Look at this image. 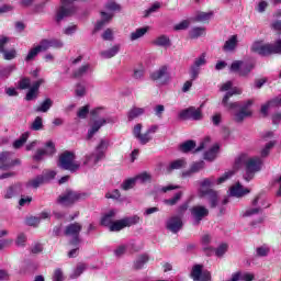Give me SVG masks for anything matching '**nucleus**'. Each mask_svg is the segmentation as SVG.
<instances>
[{
    "label": "nucleus",
    "instance_id": "obj_1",
    "mask_svg": "<svg viewBox=\"0 0 281 281\" xmlns=\"http://www.w3.org/2000/svg\"><path fill=\"white\" fill-rule=\"evenodd\" d=\"M246 166V173L244 175L245 181H251L256 177V172L262 170V159L260 157H248L246 154L240 155L235 160L236 168H240V165Z\"/></svg>",
    "mask_w": 281,
    "mask_h": 281
},
{
    "label": "nucleus",
    "instance_id": "obj_2",
    "mask_svg": "<svg viewBox=\"0 0 281 281\" xmlns=\"http://www.w3.org/2000/svg\"><path fill=\"white\" fill-rule=\"evenodd\" d=\"M250 52L262 57L273 56V54H281V38H278L274 43H265V40H257L252 42Z\"/></svg>",
    "mask_w": 281,
    "mask_h": 281
},
{
    "label": "nucleus",
    "instance_id": "obj_3",
    "mask_svg": "<svg viewBox=\"0 0 281 281\" xmlns=\"http://www.w3.org/2000/svg\"><path fill=\"white\" fill-rule=\"evenodd\" d=\"M108 149L109 140L101 139L95 146L94 151L83 157L82 166H86V168H95V166H98V164H100V161L106 157Z\"/></svg>",
    "mask_w": 281,
    "mask_h": 281
},
{
    "label": "nucleus",
    "instance_id": "obj_4",
    "mask_svg": "<svg viewBox=\"0 0 281 281\" xmlns=\"http://www.w3.org/2000/svg\"><path fill=\"white\" fill-rule=\"evenodd\" d=\"M243 93V89L238 87H234L231 91L226 92L224 98L222 99V104L225 106V109H228L229 111H234L236 109H239L240 111H249V106L254 104V100L245 101L244 103L239 102H231L229 98L233 95H240Z\"/></svg>",
    "mask_w": 281,
    "mask_h": 281
},
{
    "label": "nucleus",
    "instance_id": "obj_5",
    "mask_svg": "<svg viewBox=\"0 0 281 281\" xmlns=\"http://www.w3.org/2000/svg\"><path fill=\"white\" fill-rule=\"evenodd\" d=\"M57 166L61 168V170H69V172L80 170V162H76V154H74V151H64L59 156Z\"/></svg>",
    "mask_w": 281,
    "mask_h": 281
},
{
    "label": "nucleus",
    "instance_id": "obj_6",
    "mask_svg": "<svg viewBox=\"0 0 281 281\" xmlns=\"http://www.w3.org/2000/svg\"><path fill=\"white\" fill-rule=\"evenodd\" d=\"M149 78L153 82H157V85H160L161 87L169 85L172 80V77L170 76V67L168 65L160 66L149 75Z\"/></svg>",
    "mask_w": 281,
    "mask_h": 281
},
{
    "label": "nucleus",
    "instance_id": "obj_7",
    "mask_svg": "<svg viewBox=\"0 0 281 281\" xmlns=\"http://www.w3.org/2000/svg\"><path fill=\"white\" fill-rule=\"evenodd\" d=\"M82 232V224L75 222L71 224H68L64 231L65 236L72 237L69 240V245H72V247H78L80 245V233Z\"/></svg>",
    "mask_w": 281,
    "mask_h": 281
},
{
    "label": "nucleus",
    "instance_id": "obj_8",
    "mask_svg": "<svg viewBox=\"0 0 281 281\" xmlns=\"http://www.w3.org/2000/svg\"><path fill=\"white\" fill-rule=\"evenodd\" d=\"M252 63H245L243 60H235L231 65V71L233 74H238V76H241V78H247L249 74H251V70L254 69Z\"/></svg>",
    "mask_w": 281,
    "mask_h": 281
},
{
    "label": "nucleus",
    "instance_id": "obj_9",
    "mask_svg": "<svg viewBox=\"0 0 281 281\" xmlns=\"http://www.w3.org/2000/svg\"><path fill=\"white\" fill-rule=\"evenodd\" d=\"M139 223V216L134 215L130 217H124L122 220H117L112 225H110V232H122L125 227H132V225H137Z\"/></svg>",
    "mask_w": 281,
    "mask_h": 281
},
{
    "label": "nucleus",
    "instance_id": "obj_10",
    "mask_svg": "<svg viewBox=\"0 0 281 281\" xmlns=\"http://www.w3.org/2000/svg\"><path fill=\"white\" fill-rule=\"evenodd\" d=\"M80 199H82V194L72 190H67L57 198V203L64 207H69V205H74V203L80 201Z\"/></svg>",
    "mask_w": 281,
    "mask_h": 281
},
{
    "label": "nucleus",
    "instance_id": "obj_11",
    "mask_svg": "<svg viewBox=\"0 0 281 281\" xmlns=\"http://www.w3.org/2000/svg\"><path fill=\"white\" fill-rule=\"evenodd\" d=\"M56 155V145L54 142L48 140L45 144V148H40L35 151V155L33 156L34 161H43L45 157H54Z\"/></svg>",
    "mask_w": 281,
    "mask_h": 281
},
{
    "label": "nucleus",
    "instance_id": "obj_12",
    "mask_svg": "<svg viewBox=\"0 0 281 281\" xmlns=\"http://www.w3.org/2000/svg\"><path fill=\"white\" fill-rule=\"evenodd\" d=\"M191 216L193 218V225H201L203 218L210 216V210L203 205H194L190 209Z\"/></svg>",
    "mask_w": 281,
    "mask_h": 281
},
{
    "label": "nucleus",
    "instance_id": "obj_13",
    "mask_svg": "<svg viewBox=\"0 0 281 281\" xmlns=\"http://www.w3.org/2000/svg\"><path fill=\"white\" fill-rule=\"evenodd\" d=\"M106 124H115V119L108 117L94 120L88 130L87 139H93V135H95V133H98L100 128Z\"/></svg>",
    "mask_w": 281,
    "mask_h": 281
},
{
    "label": "nucleus",
    "instance_id": "obj_14",
    "mask_svg": "<svg viewBox=\"0 0 281 281\" xmlns=\"http://www.w3.org/2000/svg\"><path fill=\"white\" fill-rule=\"evenodd\" d=\"M21 160L12 159V153L2 151L0 154V170H10V168H14V166H20Z\"/></svg>",
    "mask_w": 281,
    "mask_h": 281
},
{
    "label": "nucleus",
    "instance_id": "obj_15",
    "mask_svg": "<svg viewBox=\"0 0 281 281\" xmlns=\"http://www.w3.org/2000/svg\"><path fill=\"white\" fill-rule=\"evenodd\" d=\"M166 228L172 234H179L183 229V220L179 215H173L167 221Z\"/></svg>",
    "mask_w": 281,
    "mask_h": 281
},
{
    "label": "nucleus",
    "instance_id": "obj_16",
    "mask_svg": "<svg viewBox=\"0 0 281 281\" xmlns=\"http://www.w3.org/2000/svg\"><path fill=\"white\" fill-rule=\"evenodd\" d=\"M179 119L180 120H194V121H199V120H203V113H201V110L191 106L189 109L182 110L179 113Z\"/></svg>",
    "mask_w": 281,
    "mask_h": 281
},
{
    "label": "nucleus",
    "instance_id": "obj_17",
    "mask_svg": "<svg viewBox=\"0 0 281 281\" xmlns=\"http://www.w3.org/2000/svg\"><path fill=\"white\" fill-rule=\"evenodd\" d=\"M200 196L206 199L210 203V207L214 209L218 205V192L214 191V189H201Z\"/></svg>",
    "mask_w": 281,
    "mask_h": 281
},
{
    "label": "nucleus",
    "instance_id": "obj_18",
    "mask_svg": "<svg viewBox=\"0 0 281 281\" xmlns=\"http://www.w3.org/2000/svg\"><path fill=\"white\" fill-rule=\"evenodd\" d=\"M234 175V171L225 172L222 177H220L217 180L214 178H206L201 182L202 190H205V188H212L215 183L217 186H221V183H225L229 177Z\"/></svg>",
    "mask_w": 281,
    "mask_h": 281
},
{
    "label": "nucleus",
    "instance_id": "obj_19",
    "mask_svg": "<svg viewBox=\"0 0 281 281\" xmlns=\"http://www.w3.org/2000/svg\"><path fill=\"white\" fill-rule=\"evenodd\" d=\"M259 201H260V195H257L251 202L252 207L246 210L243 216L247 217V216H256V214H260V212H262V209L260 206H256L258 205Z\"/></svg>",
    "mask_w": 281,
    "mask_h": 281
},
{
    "label": "nucleus",
    "instance_id": "obj_20",
    "mask_svg": "<svg viewBox=\"0 0 281 281\" xmlns=\"http://www.w3.org/2000/svg\"><path fill=\"white\" fill-rule=\"evenodd\" d=\"M117 214L116 210H110L108 213H105L103 215V217L101 218V225H103L104 227H109V229L111 228V226L113 225V221L115 220V215Z\"/></svg>",
    "mask_w": 281,
    "mask_h": 281
},
{
    "label": "nucleus",
    "instance_id": "obj_21",
    "mask_svg": "<svg viewBox=\"0 0 281 281\" xmlns=\"http://www.w3.org/2000/svg\"><path fill=\"white\" fill-rule=\"evenodd\" d=\"M52 106H54V101L50 98H46L34 109V111L35 113H47Z\"/></svg>",
    "mask_w": 281,
    "mask_h": 281
},
{
    "label": "nucleus",
    "instance_id": "obj_22",
    "mask_svg": "<svg viewBox=\"0 0 281 281\" xmlns=\"http://www.w3.org/2000/svg\"><path fill=\"white\" fill-rule=\"evenodd\" d=\"M205 168V161L200 160L195 161L191 165L190 169L186 172H183V177H190L191 175H194L196 172H201Z\"/></svg>",
    "mask_w": 281,
    "mask_h": 281
},
{
    "label": "nucleus",
    "instance_id": "obj_23",
    "mask_svg": "<svg viewBox=\"0 0 281 281\" xmlns=\"http://www.w3.org/2000/svg\"><path fill=\"white\" fill-rule=\"evenodd\" d=\"M21 194V184H12L4 191V199H14Z\"/></svg>",
    "mask_w": 281,
    "mask_h": 281
},
{
    "label": "nucleus",
    "instance_id": "obj_24",
    "mask_svg": "<svg viewBox=\"0 0 281 281\" xmlns=\"http://www.w3.org/2000/svg\"><path fill=\"white\" fill-rule=\"evenodd\" d=\"M144 113H146V109L133 106L127 112V120L128 122H133V120H137V117H140V115H144Z\"/></svg>",
    "mask_w": 281,
    "mask_h": 281
},
{
    "label": "nucleus",
    "instance_id": "obj_25",
    "mask_svg": "<svg viewBox=\"0 0 281 281\" xmlns=\"http://www.w3.org/2000/svg\"><path fill=\"white\" fill-rule=\"evenodd\" d=\"M121 47L122 46L120 44H116V45L112 46L110 49L102 50L100 53V56L105 59L114 58V56H117V54H120Z\"/></svg>",
    "mask_w": 281,
    "mask_h": 281
},
{
    "label": "nucleus",
    "instance_id": "obj_26",
    "mask_svg": "<svg viewBox=\"0 0 281 281\" xmlns=\"http://www.w3.org/2000/svg\"><path fill=\"white\" fill-rule=\"evenodd\" d=\"M187 165H188V162H186V159H183V158L173 160L167 167V172L170 173L173 170H181V168H186Z\"/></svg>",
    "mask_w": 281,
    "mask_h": 281
},
{
    "label": "nucleus",
    "instance_id": "obj_27",
    "mask_svg": "<svg viewBox=\"0 0 281 281\" xmlns=\"http://www.w3.org/2000/svg\"><path fill=\"white\" fill-rule=\"evenodd\" d=\"M153 45H156L157 47H170L172 43L170 42V37H168V35H160L153 41Z\"/></svg>",
    "mask_w": 281,
    "mask_h": 281
},
{
    "label": "nucleus",
    "instance_id": "obj_28",
    "mask_svg": "<svg viewBox=\"0 0 281 281\" xmlns=\"http://www.w3.org/2000/svg\"><path fill=\"white\" fill-rule=\"evenodd\" d=\"M245 194H249V189H245L240 183H237L235 187L231 188V196H245Z\"/></svg>",
    "mask_w": 281,
    "mask_h": 281
},
{
    "label": "nucleus",
    "instance_id": "obj_29",
    "mask_svg": "<svg viewBox=\"0 0 281 281\" xmlns=\"http://www.w3.org/2000/svg\"><path fill=\"white\" fill-rule=\"evenodd\" d=\"M236 45H238V36L233 35L225 42L223 49L224 52H234L236 49Z\"/></svg>",
    "mask_w": 281,
    "mask_h": 281
},
{
    "label": "nucleus",
    "instance_id": "obj_30",
    "mask_svg": "<svg viewBox=\"0 0 281 281\" xmlns=\"http://www.w3.org/2000/svg\"><path fill=\"white\" fill-rule=\"evenodd\" d=\"M218 144L213 145L206 153H204V159L205 161H214L216 159V156L218 155L220 150Z\"/></svg>",
    "mask_w": 281,
    "mask_h": 281
},
{
    "label": "nucleus",
    "instance_id": "obj_31",
    "mask_svg": "<svg viewBox=\"0 0 281 281\" xmlns=\"http://www.w3.org/2000/svg\"><path fill=\"white\" fill-rule=\"evenodd\" d=\"M111 19H113V14L106 13V12H101V20L97 23L94 30L97 32L102 30V27H104V25H106V23H109V21H111Z\"/></svg>",
    "mask_w": 281,
    "mask_h": 281
},
{
    "label": "nucleus",
    "instance_id": "obj_32",
    "mask_svg": "<svg viewBox=\"0 0 281 281\" xmlns=\"http://www.w3.org/2000/svg\"><path fill=\"white\" fill-rule=\"evenodd\" d=\"M45 178L42 175L36 176L34 179L29 180L26 186L27 188H33L34 190L41 188V186L45 184Z\"/></svg>",
    "mask_w": 281,
    "mask_h": 281
},
{
    "label": "nucleus",
    "instance_id": "obj_33",
    "mask_svg": "<svg viewBox=\"0 0 281 281\" xmlns=\"http://www.w3.org/2000/svg\"><path fill=\"white\" fill-rule=\"evenodd\" d=\"M91 71V65L86 64L83 66H80L78 69H76L72 74L74 78H82L87 76Z\"/></svg>",
    "mask_w": 281,
    "mask_h": 281
},
{
    "label": "nucleus",
    "instance_id": "obj_34",
    "mask_svg": "<svg viewBox=\"0 0 281 281\" xmlns=\"http://www.w3.org/2000/svg\"><path fill=\"white\" fill-rule=\"evenodd\" d=\"M148 260H150V258L148 257V255L144 254V255H139L136 260L134 261V269L139 270V269H144V265H146V262H148Z\"/></svg>",
    "mask_w": 281,
    "mask_h": 281
},
{
    "label": "nucleus",
    "instance_id": "obj_35",
    "mask_svg": "<svg viewBox=\"0 0 281 281\" xmlns=\"http://www.w3.org/2000/svg\"><path fill=\"white\" fill-rule=\"evenodd\" d=\"M270 106H281V97H280V98L272 99V100L269 101L268 103L263 104V105L261 106V113H262L263 115H267V113H268Z\"/></svg>",
    "mask_w": 281,
    "mask_h": 281
},
{
    "label": "nucleus",
    "instance_id": "obj_36",
    "mask_svg": "<svg viewBox=\"0 0 281 281\" xmlns=\"http://www.w3.org/2000/svg\"><path fill=\"white\" fill-rule=\"evenodd\" d=\"M190 38H199L201 36H205V27L203 26H195L190 30L189 32Z\"/></svg>",
    "mask_w": 281,
    "mask_h": 281
},
{
    "label": "nucleus",
    "instance_id": "obj_37",
    "mask_svg": "<svg viewBox=\"0 0 281 281\" xmlns=\"http://www.w3.org/2000/svg\"><path fill=\"white\" fill-rule=\"evenodd\" d=\"M148 26L135 30L130 35L131 41H137L138 38H142L148 32Z\"/></svg>",
    "mask_w": 281,
    "mask_h": 281
},
{
    "label": "nucleus",
    "instance_id": "obj_38",
    "mask_svg": "<svg viewBox=\"0 0 281 281\" xmlns=\"http://www.w3.org/2000/svg\"><path fill=\"white\" fill-rule=\"evenodd\" d=\"M202 273H203V266H201V265H195V266L192 268V271H191V278H192V280H193V281H200Z\"/></svg>",
    "mask_w": 281,
    "mask_h": 281
},
{
    "label": "nucleus",
    "instance_id": "obj_39",
    "mask_svg": "<svg viewBox=\"0 0 281 281\" xmlns=\"http://www.w3.org/2000/svg\"><path fill=\"white\" fill-rule=\"evenodd\" d=\"M29 138H30V133L25 132L20 136V138L13 142V148L15 149L22 148Z\"/></svg>",
    "mask_w": 281,
    "mask_h": 281
},
{
    "label": "nucleus",
    "instance_id": "obj_40",
    "mask_svg": "<svg viewBox=\"0 0 281 281\" xmlns=\"http://www.w3.org/2000/svg\"><path fill=\"white\" fill-rule=\"evenodd\" d=\"M85 271H87V265H85V263L77 265L76 269L70 274L71 280H76V278H80V276H82V273H85Z\"/></svg>",
    "mask_w": 281,
    "mask_h": 281
},
{
    "label": "nucleus",
    "instance_id": "obj_41",
    "mask_svg": "<svg viewBox=\"0 0 281 281\" xmlns=\"http://www.w3.org/2000/svg\"><path fill=\"white\" fill-rule=\"evenodd\" d=\"M196 148V142L194 140H187L180 145L181 153H190Z\"/></svg>",
    "mask_w": 281,
    "mask_h": 281
},
{
    "label": "nucleus",
    "instance_id": "obj_42",
    "mask_svg": "<svg viewBox=\"0 0 281 281\" xmlns=\"http://www.w3.org/2000/svg\"><path fill=\"white\" fill-rule=\"evenodd\" d=\"M16 70L15 65H9L7 67L0 66V78H8L12 71Z\"/></svg>",
    "mask_w": 281,
    "mask_h": 281
},
{
    "label": "nucleus",
    "instance_id": "obj_43",
    "mask_svg": "<svg viewBox=\"0 0 281 281\" xmlns=\"http://www.w3.org/2000/svg\"><path fill=\"white\" fill-rule=\"evenodd\" d=\"M75 94L77 98H85V95H87V86L82 82H78L76 85Z\"/></svg>",
    "mask_w": 281,
    "mask_h": 281
},
{
    "label": "nucleus",
    "instance_id": "obj_44",
    "mask_svg": "<svg viewBox=\"0 0 281 281\" xmlns=\"http://www.w3.org/2000/svg\"><path fill=\"white\" fill-rule=\"evenodd\" d=\"M251 115V111L239 110L235 113V122L240 123L245 120V117H249Z\"/></svg>",
    "mask_w": 281,
    "mask_h": 281
},
{
    "label": "nucleus",
    "instance_id": "obj_45",
    "mask_svg": "<svg viewBox=\"0 0 281 281\" xmlns=\"http://www.w3.org/2000/svg\"><path fill=\"white\" fill-rule=\"evenodd\" d=\"M183 196V192L179 191L175 194L173 198L165 200L166 205H177L179 201H181V198Z\"/></svg>",
    "mask_w": 281,
    "mask_h": 281
},
{
    "label": "nucleus",
    "instance_id": "obj_46",
    "mask_svg": "<svg viewBox=\"0 0 281 281\" xmlns=\"http://www.w3.org/2000/svg\"><path fill=\"white\" fill-rule=\"evenodd\" d=\"M38 54H41V52L38 50V48L36 46L31 48L24 58L25 63H30V61L34 60V58H36L38 56Z\"/></svg>",
    "mask_w": 281,
    "mask_h": 281
},
{
    "label": "nucleus",
    "instance_id": "obj_47",
    "mask_svg": "<svg viewBox=\"0 0 281 281\" xmlns=\"http://www.w3.org/2000/svg\"><path fill=\"white\" fill-rule=\"evenodd\" d=\"M210 19H212V12H200L195 15L194 21H196L198 23H203L205 21H210Z\"/></svg>",
    "mask_w": 281,
    "mask_h": 281
},
{
    "label": "nucleus",
    "instance_id": "obj_48",
    "mask_svg": "<svg viewBox=\"0 0 281 281\" xmlns=\"http://www.w3.org/2000/svg\"><path fill=\"white\" fill-rule=\"evenodd\" d=\"M43 128V117L36 116L31 124V131H42Z\"/></svg>",
    "mask_w": 281,
    "mask_h": 281
},
{
    "label": "nucleus",
    "instance_id": "obj_49",
    "mask_svg": "<svg viewBox=\"0 0 281 281\" xmlns=\"http://www.w3.org/2000/svg\"><path fill=\"white\" fill-rule=\"evenodd\" d=\"M271 249L267 246L257 247L256 254L259 258H267Z\"/></svg>",
    "mask_w": 281,
    "mask_h": 281
},
{
    "label": "nucleus",
    "instance_id": "obj_50",
    "mask_svg": "<svg viewBox=\"0 0 281 281\" xmlns=\"http://www.w3.org/2000/svg\"><path fill=\"white\" fill-rule=\"evenodd\" d=\"M31 85H32V80H30V78L27 77H22L18 82L19 89H22V90L30 89Z\"/></svg>",
    "mask_w": 281,
    "mask_h": 281
},
{
    "label": "nucleus",
    "instance_id": "obj_51",
    "mask_svg": "<svg viewBox=\"0 0 281 281\" xmlns=\"http://www.w3.org/2000/svg\"><path fill=\"white\" fill-rule=\"evenodd\" d=\"M42 177H43L45 183H49V181H52V179L56 178V171H54V170L43 171Z\"/></svg>",
    "mask_w": 281,
    "mask_h": 281
},
{
    "label": "nucleus",
    "instance_id": "obj_52",
    "mask_svg": "<svg viewBox=\"0 0 281 281\" xmlns=\"http://www.w3.org/2000/svg\"><path fill=\"white\" fill-rule=\"evenodd\" d=\"M135 183H137L135 178H130L121 184V188L122 190H131L135 187Z\"/></svg>",
    "mask_w": 281,
    "mask_h": 281
},
{
    "label": "nucleus",
    "instance_id": "obj_53",
    "mask_svg": "<svg viewBox=\"0 0 281 281\" xmlns=\"http://www.w3.org/2000/svg\"><path fill=\"white\" fill-rule=\"evenodd\" d=\"M273 146H276V142L271 140L269 142L265 148L261 149V157H269V154L271 153V148H273Z\"/></svg>",
    "mask_w": 281,
    "mask_h": 281
},
{
    "label": "nucleus",
    "instance_id": "obj_54",
    "mask_svg": "<svg viewBox=\"0 0 281 281\" xmlns=\"http://www.w3.org/2000/svg\"><path fill=\"white\" fill-rule=\"evenodd\" d=\"M189 27H190V21L183 20L182 22L176 24V25L173 26V30H175L176 32H181V31H183V30H188Z\"/></svg>",
    "mask_w": 281,
    "mask_h": 281
},
{
    "label": "nucleus",
    "instance_id": "obj_55",
    "mask_svg": "<svg viewBox=\"0 0 281 281\" xmlns=\"http://www.w3.org/2000/svg\"><path fill=\"white\" fill-rule=\"evenodd\" d=\"M225 254H227V244H222L216 248L215 256H217V258H223Z\"/></svg>",
    "mask_w": 281,
    "mask_h": 281
},
{
    "label": "nucleus",
    "instance_id": "obj_56",
    "mask_svg": "<svg viewBox=\"0 0 281 281\" xmlns=\"http://www.w3.org/2000/svg\"><path fill=\"white\" fill-rule=\"evenodd\" d=\"M139 144H142L143 146L148 144V142H150L153 139V136H150V134L148 132H146L145 134H140V136H138Z\"/></svg>",
    "mask_w": 281,
    "mask_h": 281
},
{
    "label": "nucleus",
    "instance_id": "obj_57",
    "mask_svg": "<svg viewBox=\"0 0 281 281\" xmlns=\"http://www.w3.org/2000/svg\"><path fill=\"white\" fill-rule=\"evenodd\" d=\"M4 60H14L16 58V49L2 52Z\"/></svg>",
    "mask_w": 281,
    "mask_h": 281
},
{
    "label": "nucleus",
    "instance_id": "obj_58",
    "mask_svg": "<svg viewBox=\"0 0 281 281\" xmlns=\"http://www.w3.org/2000/svg\"><path fill=\"white\" fill-rule=\"evenodd\" d=\"M50 47H53L54 49H63V47H65V43H63L61 40H48Z\"/></svg>",
    "mask_w": 281,
    "mask_h": 281
},
{
    "label": "nucleus",
    "instance_id": "obj_59",
    "mask_svg": "<svg viewBox=\"0 0 281 281\" xmlns=\"http://www.w3.org/2000/svg\"><path fill=\"white\" fill-rule=\"evenodd\" d=\"M128 247L126 245H120L116 247V249L114 250V256L116 258H122V256H124V254H126V249Z\"/></svg>",
    "mask_w": 281,
    "mask_h": 281
},
{
    "label": "nucleus",
    "instance_id": "obj_60",
    "mask_svg": "<svg viewBox=\"0 0 281 281\" xmlns=\"http://www.w3.org/2000/svg\"><path fill=\"white\" fill-rule=\"evenodd\" d=\"M89 115V105L82 106L79 109L77 113V117H80V120H87V116Z\"/></svg>",
    "mask_w": 281,
    "mask_h": 281
},
{
    "label": "nucleus",
    "instance_id": "obj_61",
    "mask_svg": "<svg viewBox=\"0 0 281 281\" xmlns=\"http://www.w3.org/2000/svg\"><path fill=\"white\" fill-rule=\"evenodd\" d=\"M36 47L40 52H47V49H49L50 47L49 40H42L40 42V45H37Z\"/></svg>",
    "mask_w": 281,
    "mask_h": 281
},
{
    "label": "nucleus",
    "instance_id": "obj_62",
    "mask_svg": "<svg viewBox=\"0 0 281 281\" xmlns=\"http://www.w3.org/2000/svg\"><path fill=\"white\" fill-rule=\"evenodd\" d=\"M135 181H139L140 183H146V181H150V175L148 172H143L138 176H136Z\"/></svg>",
    "mask_w": 281,
    "mask_h": 281
},
{
    "label": "nucleus",
    "instance_id": "obj_63",
    "mask_svg": "<svg viewBox=\"0 0 281 281\" xmlns=\"http://www.w3.org/2000/svg\"><path fill=\"white\" fill-rule=\"evenodd\" d=\"M205 63H207V60L205 59V53H203L200 57L195 58L193 66L200 68L203 67Z\"/></svg>",
    "mask_w": 281,
    "mask_h": 281
},
{
    "label": "nucleus",
    "instance_id": "obj_64",
    "mask_svg": "<svg viewBox=\"0 0 281 281\" xmlns=\"http://www.w3.org/2000/svg\"><path fill=\"white\" fill-rule=\"evenodd\" d=\"M103 41H113V30L106 29L101 35Z\"/></svg>",
    "mask_w": 281,
    "mask_h": 281
}]
</instances>
